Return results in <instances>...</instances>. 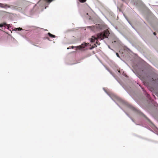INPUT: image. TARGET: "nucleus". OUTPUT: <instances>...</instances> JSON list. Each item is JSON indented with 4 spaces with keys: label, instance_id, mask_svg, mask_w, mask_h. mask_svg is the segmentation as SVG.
<instances>
[{
    "label": "nucleus",
    "instance_id": "1",
    "mask_svg": "<svg viewBox=\"0 0 158 158\" xmlns=\"http://www.w3.org/2000/svg\"><path fill=\"white\" fill-rule=\"evenodd\" d=\"M110 32L107 30H105L104 32H101L98 34L96 36H92L90 39V42H93L95 40H96V44H94V46H92V48H93L97 47V45L100 44V43H98V40H101L105 38H107L109 35Z\"/></svg>",
    "mask_w": 158,
    "mask_h": 158
},
{
    "label": "nucleus",
    "instance_id": "2",
    "mask_svg": "<svg viewBox=\"0 0 158 158\" xmlns=\"http://www.w3.org/2000/svg\"><path fill=\"white\" fill-rule=\"evenodd\" d=\"M89 43L82 44L81 45L77 46L76 47L77 49H81L82 48H85V47L87 46Z\"/></svg>",
    "mask_w": 158,
    "mask_h": 158
},
{
    "label": "nucleus",
    "instance_id": "3",
    "mask_svg": "<svg viewBox=\"0 0 158 158\" xmlns=\"http://www.w3.org/2000/svg\"><path fill=\"white\" fill-rule=\"evenodd\" d=\"M0 7L3 8H6L7 7L9 8L10 7V5L6 4H4L0 3Z\"/></svg>",
    "mask_w": 158,
    "mask_h": 158
},
{
    "label": "nucleus",
    "instance_id": "4",
    "mask_svg": "<svg viewBox=\"0 0 158 158\" xmlns=\"http://www.w3.org/2000/svg\"><path fill=\"white\" fill-rule=\"evenodd\" d=\"M152 82L154 83H158V78L157 77L152 78Z\"/></svg>",
    "mask_w": 158,
    "mask_h": 158
},
{
    "label": "nucleus",
    "instance_id": "5",
    "mask_svg": "<svg viewBox=\"0 0 158 158\" xmlns=\"http://www.w3.org/2000/svg\"><path fill=\"white\" fill-rule=\"evenodd\" d=\"M146 75L147 76V77L150 80L151 79V77L152 76L151 74L149 73H146Z\"/></svg>",
    "mask_w": 158,
    "mask_h": 158
},
{
    "label": "nucleus",
    "instance_id": "6",
    "mask_svg": "<svg viewBox=\"0 0 158 158\" xmlns=\"http://www.w3.org/2000/svg\"><path fill=\"white\" fill-rule=\"evenodd\" d=\"M48 34L49 36L52 38H55L56 36L55 35L51 34L50 33H48Z\"/></svg>",
    "mask_w": 158,
    "mask_h": 158
},
{
    "label": "nucleus",
    "instance_id": "7",
    "mask_svg": "<svg viewBox=\"0 0 158 158\" xmlns=\"http://www.w3.org/2000/svg\"><path fill=\"white\" fill-rule=\"evenodd\" d=\"M5 25H6L7 26V27H8V28L9 27L8 25H6V23H4L3 24H0V27H2L3 26H4Z\"/></svg>",
    "mask_w": 158,
    "mask_h": 158
},
{
    "label": "nucleus",
    "instance_id": "8",
    "mask_svg": "<svg viewBox=\"0 0 158 158\" xmlns=\"http://www.w3.org/2000/svg\"><path fill=\"white\" fill-rule=\"evenodd\" d=\"M86 0H79V1L81 3H83L85 2Z\"/></svg>",
    "mask_w": 158,
    "mask_h": 158
},
{
    "label": "nucleus",
    "instance_id": "9",
    "mask_svg": "<svg viewBox=\"0 0 158 158\" xmlns=\"http://www.w3.org/2000/svg\"><path fill=\"white\" fill-rule=\"evenodd\" d=\"M18 29L19 30H22V29L20 27L18 28Z\"/></svg>",
    "mask_w": 158,
    "mask_h": 158
},
{
    "label": "nucleus",
    "instance_id": "10",
    "mask_svg": "<svg viewBox=\"0 0 158 158\" xmlns=\"http://www.w3.org/2000/svg\"><path fill=\"white\" fill-rule=\"evenodd\" d=\"M116 55L118 57H119V54H118V53H116Z\"/></svg>",
    "mask_w": 158,
    "mask_h": 158
},
{
    "label": "nucleus",
    "instance_id": "11",
    "mask_svg": "<svg viewBox=\"0 0 158 158\" xmlns=\"http://www.w3.org/2000/svg\"><path fill=\"white\" fill-rule=\"evenodd\" d=\"M153 34H154V35H156V33L155 32H154L153 33Z\"/></svg>",
    "mask_w": 158,
    "mask_h": 158
},
{
    "label": "nucleus",
    "instance_id": "12",
    "mask_svg": "<svg viewBox=\"0 0 158 158\" xmlns=\"http://www.w3.org/2000/svg\"><path fill=\"white\" fill-rule=\"evenodd\" d=\"M74 47L73 46H72V48H73Z\"/></svg>",
    "mask_w": 158,
    "mask_h": 158
},
{
    "label": "nucleus",
    "instance_id": "13",
    "mask_svg": "<svg viewBox=\"0 0 158 158\" xmlns=\"http://www.w3.org/2000/svg\"><path fill=\"white\" fill-rule=\"evenodd\" d=\"M89 27V28H90V27Z\"/></svg>",
    "mask_w": 158,
    "mask_h": 158
},
{
    "label": "nucleus",
    "instance_id": "14",
    "mask_svg": "<svg viewBox=\"0 0 158 158\" xmlns=\"http://www.w3.org/2000/svg\"><path fill=\"white\" fill-rule=\"evenodd\" d=\"M67 49H69V48H67Z\"/></svg>",
    "mask_w": 158,
    "mask_h": 158
},
{
    "label": "nucleus",
    "instance_id": "15",
    "mask_svg": "<svg viewBox=\"0 0 158 158\" xmlns=\"http://www.w3.org/2000/svg\"><path fill=\"white\" fill-rule=\"evenodd\" d=\"M118 72H120V71H119H119H118Z\"/></svg>",
    "mask_w": 158,
    "mask_h": 158
},
{
    "label": "nucleus",
    "instance_id": "16",
    "mask_svg": "<svg viewBox=\"0 0 158 158\" xmlns=\"http://www.w3.org/2000/svg\"><path fill=\"white\" fill-rule=\"evenodd\" d=\"M87 15H88V13H87Z\"/></svg>",
    "mask_w": 158,
    "mask_h": 158
}]
</instances>
